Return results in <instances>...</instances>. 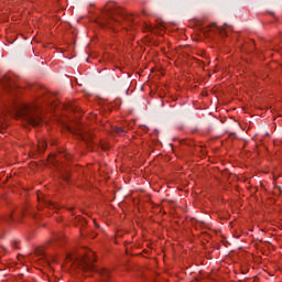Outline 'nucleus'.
<instances>
[{
    "instance_id": "1",
    "label": "nucleus",
    "mask_w": 282,
    "mask_h": 282,
    "mask_svg": "<svg viewBox=\"0 0 282 282\" xmlns=\"http://www.w3.org/2000/svg\"><path fill=\"white\" fill-rule=\"evenodd\" d=\"M133 21H135L133 14L127 13L124 9L117 8L104 13L100 26L104 28V30H108L109 32L117 34V32H120V28L127 32V25L131 28V25H133Z\"/></svg>"
},
{
    "instance_id": "2",
    "label": "nucleus",
    "mask_w": 282,
    "mask_h": 282,
    "mask_svg": "<svg viewBox=\"0 0 282 282\" xmlns=\"http://www.w3.org/2000/svg\"><path fill=\"white\" fill-rule=\"evenodd\" d=\"M20 116L32 127H41L43 124L41 110L36 105H23L20 109Z\"/></svg>"
},
{
    "instance_id": "3",
    "label": "nucleus",
    "mask_w": 282,
    "mask_h": 282,
    "mask_svg": "<svg viewBox=\"0 0 282 282\" xmlns=\"http://www.w3.org/2000/svg\"><path fill=\"white\" fill-rule=\"evenodd\" d=\"M96 261V257L94 256V251H88L83 258L77 260V264L83 272H96V267L94 262Z\"/></svg>"
},
{
    "instance_id": "4",
    "label": "nucleus",
    "mask_w": 282,
    "mask_h": 282,
    "mask_svg": "<svg viewBox=\"0 0 282 282\" xmlns=\"http://www.w3.org/2000/svg\"><path fill=\"white\" fill-rule=\"evenodd\" d=\"M76 135L79 140L85 142V144L88 147L89 151H94V133L89 131V129L79 126L76 130Z\"/></svg>"
},
{
    "instance_id": "5",
    "label": "nucleus",
    "mask_w": 282,
    "mask_h": 282,
    "mask_svg": "<svg viewBox=\"0 0 282 282\" xmlns=\"http://www.w3.org/2000/svg\"><path fill=\"white\" fill-rule=\"evenodd\" d=\"M37 200L42 202V204H44V206H47L50 209H53V210L61 209V205L50 200L47 197H45L43 193H37Z\"/></svg>"
},
{
    "instance_id": "6",
    "label": "nucleus",
    "mask_w": 282,
    "mask_h": 282,
    "mask_svg": "<svg viewBox=\"0 0 282 282\" xmlns=\"http://www.w3.org/2000/svg\"><path fill=\"white\" fill-rule=\"evenodd\" d=\"M98 273L101 275L104 281H107L108 279H111V272L107 269H101L98 271Z\"/></svg>"
},
{
    "instance_id": "7",
    "label": "nucleus",
    "mask_w": 282,
    "mask_h": 282,
    "mask_svg": "<svg viewBox=\"0 0 282 282\" xmlns=\"http://www.w3.org/2000/svg\"><path fill=\"white\" fill-rule=\"evenodd\" d=\"M55 162H58V160H62V158H64V160H68L70 161L72 160V154H68V153H59V154H56L55 156H53Z\"/></svg>"
},
{
    "instance_id": "8",
    "label": "nucleus",
    "mask_w": 282,
    "mask_h": 282,
    "mask_svg": "<svg viewBox=\"0 0 282 282\" xmlns=\"http://www.w3.org/2000/svg\"><path fill=\"white\" fill-rule=\"evenodd\" d=\"M3 89H6L7 91H11L12 89V82H10V79L4 78V80H2L1 83Z\"/></svg>"
},
{
    "instance_id": "9",
    "label": "nucleus",
    "mask_w": 282,
    "mask_h": 282,
    "mask_svg": "<svg viewBox=\"0 0 282 282\" xmlns=\"http://www.w3.org/2000/svg\"><path fill=\"white\" fill-rule=\"evenodd\" d=\"M115 133H118V135H126L127 130H124L123 128L120 127H116L113 128Z\"/></svg>"
},
{
    "instance_id": "10",
    "label": "nucleus",
    "mask_w": 282,
    "mask_h": 282,
    "mask_svg": "<svg viewBox=\"0 0 282 282\" xmlns=\"http://www.w3.org/2000/svg\"><path fill=\"white\" fill-rule=\"evenodd\" d=\"M37 149H39L40 151H45V149H47V142H46V141H40V142L37 143Z\"/></svg>"
},
{
    "instance_id": "11",
    "label": "nucleus",
    "mask_w": 282,
    "mask_h": 282,
    "mask_svg": "<svg viewBox=\"0 0 282 282\" xmlns=\"http://www.w3.org/2000/svg\"><path fill=\"white\" fill-rule=\"evenodd\" d=\"M219 32H220V35L223 36H228V30L224 29V28H220L219 29Z\"/></svg>"
},
{
    "instance_id": "12",
    "label": "nucleus",
    "mask_w": 282,
    "mask_h": 282,
    "mask_svg": "<svg viewBox=\"0 0 282 282\" xmlns=\"http://www.w3.org/2000/svg\"><path fill=\"white\" fill-rule=\"evenodd\" d=\"M68 109H69L70 111H78V108H77L76 104H70L69 107H68Z\"/></svg>"
},
{
    "instance_id": "13",
    "label": "nucleus",
    "mask_w": 282,
    "mask_h": 282,
    "mask_svg": "<svg viewBox=\"0 0 282 282\" xmlns=\"http://www.w3.org/2000/svg\"><path fill=\"white\" fill-rule=\"evenodd\" d=\"M62 177L65 182H69V173L62 174Z\"/></svg>"
},
{
    "instance_id": "14",
    "label": "nucleus",
    "mask_w": 282,
    "mask_h": 282,
    "mask_svg": "<svg viewBox=\"0 0 282 282\" xmlns=\"http://www.w3.org/2000/svg\"><path fill=\"white\" fill-rule=\"evenodd\" d=\"M61 239H63V235H57L54 238L55 241H61Z\"/></svg>"
},
{
    "instance_id": "15",
    "label": "nucleus",
    "mask_w": 282,
    "mask_h": 282,
    "mask_svg": "<svg viewBox=\"0 0 282 282\" xmlns=\"http://www.w3.org/2000/svg\"><path fill=\"white\" fill-rule=\"evenodd\" d=\"M66 261H74V257H72V254H67L66 256Z\"/></svg>"
},
{
    "instance_id": "16",
    "label": "nucleus",
    "mask_w": 282,
    "mask_h": 282,
    "mask_svg": "<svg viewBox=\"0 0 282 282\" xmlns=\"http://www.w3.org/2000/svg\"><path fill=\"white\" fill-rule=\"evenodd\" d=\"M6 221H12V215H10L8 218H6Z\"/></svg>"
},
{
    "instance_id": "17",
    "label": "nucleus",
    "mask_w": 282,
    "mask_h": 282,
    "mask_svg": "<svg viewBox=\"0 0 282 282\" xmlns=\"http://www.w3.org/2000/svg\"><path fill=\"white\" fill-rule=\"evenodd\" d=\"M48 97H50V94H46L44 97V100H47Z\"/></svg>"
},
{
    "instance_id": "18",
    "label": "nucleus",
    "mask_w": 282,
    "mask_h": 282,
    "mask_svg": "<svg viewBox=\"0 0 282 282\" xmlns=\"http://www.w3.org/2000/svg\"><path fill=\"white\" fill-rule=\"evenodd\" d=\"M101 149L106 150V149H107V145H101Z\"/></svg>"
},
{
    "instance_id": "19",
    "label": "nucleus",
    "mask_w": 282,
    "mask_h": 282,
    "mask_svg": "<svg viewBox=\"0 0 282 282\" xmlns=\"http://www.w3.org/2000/svg\"><path fill=\"white\" fill-rule=\"evenodd\" d=\"M95 226H96V228H99V227H100V226H98V224H96V223H95Z\"/></svg>"
},
{
    "instance_id": "20",
    "label": "nucleus",
    "mask_w": 282,
    "mask_h": 282,
    "mask_svg": "<svg viewBox=\"0 0 282 282\" xmlns=\"http://www.w3.org/2000/svg\"><path fill=\"white\" fill-rule=\"evenodd\" d=\"M1 221H3V218H0V224H1Z\"/></svg>"
}]
</instances>
